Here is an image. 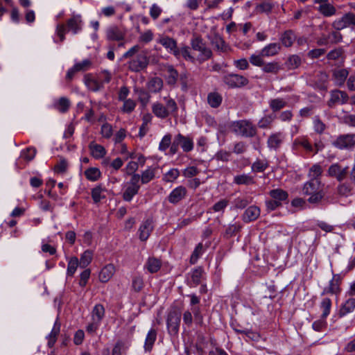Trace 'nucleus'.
Masks as SVG:
<instances>
[{"instance_id": "f257e3e1", "label": "nucleus", "mask_w": 355, "mask_h": 355, "mask_svg": "<svg viewBox=\"0 0 355 355\" xmlns=\"http://www.w3.org/2000/svg\"><path fill=\"white\" fill-rule=\"evenodd\" d=\"M177 57L182 56L186 59L205 60L211 55V50L207 46H166Z\"/></svg>"}, {"instance_id": "f03ea898", "label": "nucleus", "mask_w": 355, "mask_h": 355, "mask_svg": "<svg viewBox=\"0 0 355 355\" xmlns=\"http://www.w3.org/2000/svg\"><path fill=\"white\" fill-rule=\"evenodd\" d=\"M324 186L320 180H309L302 188L303 194L309 196L308 202L311 204L319 203L324 196Z\"/></svg>"}, {"instance_id": "7ed1b4c3", "label": "nucleus", "mask_w": 355, "mask_h": 355, "mask_svg": "<svg viewBox=\"0 0 355 355\" xmlns=\"http://www.w3.org/2000/svg\"><path fill=\"white\" fill-rule=\"evenodd\" d=\"M231 131L241 137H253L257 135L256 126L249 120L243 119L233 121L230 125Z\"/></svg>"}, {"instance_id": "20e7f679", "label": "nucleus", "mask_w": 355, "mask_h": 355, "mask_svg": "<svg viewBox=\"0 0 355 355\" xmlns=\"http://www.w3.org/2000/svg\"><path fill=\"white\" fill-rule=\"evenodd\" d=\"M268 193L271 198L266 201V206L268 210L273 211L281 207L283 202L288 200V192L282 189H272Z\"/></svg>"}, {"instance_id": "39448f33", "label": "nucleus", "mask_w": 355, "mask_h": 355, "mask_svg": "<svg viewBox=\"0 0 355 355\" xmlns=\"http://www.w3.org/2000/svg\"><path fill=\"white\" fill-rule=\"evenodd\" d=\"M280 51V46H265L259 53L252 54L250 58L252 64L257 67L263 65V58L273 56Z\"/></svg>"}, {"instance_id": "423d86ee", "label": "nucleus", "mask_w": 355, "mask_h": 355, "mask_svg": "<svg viewBox=\"0 0 355 355\" xmlns=\"http://www.w3.org/2000/svg\"><path fill=\"white\" fill-rule=\"evenodd\" d=\"M332 26L336 30H343L347 28L355 27V13L349 12L341 17L337 18L332 23Z\"/></svg>"}, {"instance_id": "0eeeda50", "label": "nucleus", "mask_w": 355, "mask_h": 355, "mask_svg": "<svg viewBox=\"0 0 355 355\" xmlns=\"http://www.w3.org/2000/svg\"><path fill=\"white\" fill-rule=\"evenodd\" d=\"M336 148L351 149L355 146V134H346L338 136L332 143Z\"/></svg>"}, {"instance_id": "6e6552de", "label": "nucleus", "mask_w": 355, "mask_h": 355, "mask_svg": "<svg viewBox=\"0 0 355 355\" xmlns=\"http://www.w3.org/2000/svg\"><path fill=\"white\" fill-rule=\"evenodd\" d=\"M157 168L155 166H149L144 171L141 175L135 174V194L137 193L139 187L136 184L140 180L142 184H147L153 180L155 177V173Z\"/></svg>"}, {"instance_id": "1a4fd4ad", "label": "nucleus", "mask_w": 355, "mask_h": 355, "mask_svg": "<svg viewBox=\"0 0 355 355\" xmlns=\"http://www.w3.org/2000/svg\"><path fill=\"white\" fill-rule=\"evenodd\" d=\"M224 83L230 87H240L248 83V80L239 74H228L223 78Z\"/></svg>"}, {"instance_id": "9d476101", "label": "nucleus", "mask_w": 355, "mask_h": 355, "mask_svg": "<svg viewBox=\"0 0 355 355\" xmlns=\"http://www.w3.org/2000/svg\"><path fill=\"white\" fill-rule=\"evenodd\" d=\"M166 322L168 333L173 335L178 334L180 323V314L175 311L170 312Z\"/></svg>"}, {"instance_id": "9b49d317", "label": "nucleus", "mask_w": 355, "mask_h": 355, "mask_svg": "<svg viewBox=\"0 0 355 355\" xmlns=\"http://www.w3.org/2000/svg\"><path fill=\"white\" fill-rule=\"evenodd\" d=\"M327 173L330 177L341 182L345 179L348 173V167H342L338 164H334L329 167Z\"/></svg>"}, {"instance_id": "f8f14e48", "label": "nucleus", "mask_w": 355, "mask_h": 355, "mask_svg": "<svg viewBox=\"0 0 355 355\" xmlns=\"http://www.w3.org/2000/svg\"><path fill=\"white\" fill-rule=\"evenodd\" d=\"M281 41L283 44H293L297 42V44L307 43V39L304 37H299L292 30L286 31L281 37Z\"/></svg>"}, {"instance_id": "ddd939ff", "label": "nucleus", "mask_w": 355, "mask_h": 355, "mask_svg": "<svg viewBox=\"0 0 355 355\" xmlns=\"http://www.w3.org/2000/svg\"><path fill=\"white\" fill-rule=\"evenodd\" d=\"M187 194V189L184 186H178L171 191L167 199L170 203L176 205L185 198Z\"/></svg>"}, {"instance_id": "4468645a", "label": "nucleus", "mask_w": 355, "mask_h": 355, "mask_svg": "<svg viewBox=\"0 0 355 355\" xmlns=\"http://www.w3.org/2000/svg\"><path fill=\"white\" fill-rule=\"evenodd\" d=\"M348 98V95L345 92L340 90H334L331 92L330 99L328 101V105L332 107L336 104H345L347 102Z\"/></svg>"}, {"instance_id": "2eb2a0df", "label": "nucleus", "mask_w": 355, "mask_h": 355, "mask_svg": "<svg viewBox=\"0 0 355 355\" xmlns=\"http://www.w3.org/2000/svg\"><path fill=\"white\" fill-rule=\"evenodd\" d=\"M83 22L80 15L73 14L67 21V28L69 31L76 34L82 30Z\"/></svg>"}, {"instance_id": "dca6fc26", "label": "nucleus", "mask_w": 355, "mask_h": 355, "mask_svg": "<svg viewBox=\"0 0 355 355\" xmlns=\"http://www.w3.org/2000/svg\"><path fill=\"white\" fill-rule=\"evenodd\" d=\"M153 221L147 218L140 225L138 230L139 238L141 241H146L153 230Z\"/></svg>"}, {"instance_id": "f3484780", "label": "nucleus", "mask_w": 355, "mask_h": 355, "mask_svg": "<svg viewBox=\"0 0 355 355\" xmlns=\"http://www.w3.org/2000/svg\"><path fill=\"white\" fill-rule=\"evenodd\" d=\"M284 137V135L280 132L271 134L268 138V147L270 150H278L283 144Z\"/></svg>"}, {"instance_id": "a211bd4d", "label": "nucleus", "mask_w": 355, "mask_h": 355, "mask_svg": "<svg viewBox=\"0 0 355 355\" xmlns=\"http://www.w3.org/2000/svg\"><path fill=\"white\" fill-rule=\"evenodd\" d=\"M130 162L126 167V173L130 177V182L123 193V199L126 201H130L133 198V168Z\"/></svg>"}, {"instance_id": "6ab92c4d", "label": "nucleus", "mask_w": 355, "mask_h": 355, "mask_svg": "<svg viewBox=\"0 0 355 355\" xmlns=\"http://www.w3.org/2000/svg\"><path fill=\"white\" fill-rule=\"evenodd\" d=\"M260 215V209L257 206L249 207L243 213L242 219L245 223L255 220Z\"/></svg>"}, {"instance_id": "aec40b11", "label": "nucleus", "mask_w": 355, "mask_h": 355, "mask_svg": "<svg viewBox=\"0 0 355 355\" xmlns=\"http://www.w3.org/2000/svg\"><path fill=\"white\" fill-rule=\"evenodd\" d=\"M106 35L108 40L112 41H121L124 39V32L116 26H110L106 31Z\"/></svg>"}, {"instance_id": "412c9836", "label": "nucleus", "mask_w": 355, "mask_h": 355, "mask_svg": "<svg viewBox=\"0 0 355 355\" xmlns=\"http://www.w3.org/2000/svg\"><path fill=\"white\" fill-rule=\"evenodd\" d=\"M115 272V268L113 264H107L103 267L99 273V280L101 282H107Z\"/></svg>"}, {"instance_id": "4be33fe9", "label": "nucleus", "mask_w": 355, "mask_h": 355, "mask_svg": "<svg viewBox=\"0 0 355 355\" xmlns=\"http://www.w3.org/2000/svg\"><path fill=\"white\" fill-rule=\"evenodd\" d=\"M297 146H302L309 153L313 152V146L310 144L306 137H299L295 139L293 143V147L295 148Z\"/></svg>"}, {"instance_id": "5701e85b", "label": "nucleus", "mask_w": 355, "mask_h": 355, "mask_svg": "<svg viewBox=\"0 0 355 355\" xmlns=\"http://www.w3.org/2000/svg\"><path fill=\"white\" fill-rule=\"evenodd\" d=\"M348 71L345 69H335L333 72V78L335 81V84L338 86H341L345 83L347 76Z\"/></svg>"}, {"instance_id": "b1692460", "label": "nucleus", "mask_w": 355, "mask_h": 355, "mask_svg": "<svg viewBox=\"0 0 355 355\" xmlns=\"http://www.w3.org/2000/svg\"><path fill=\"white\" fill-rule=\"evenodd\" d=\"M152 110L153 114L160 119H165L170 115L165 106L159 102L155 103L153 105Z\"/></svg>"}, {"instance_id": "393cba45", "label": "nucleus", "mask_w": 355, "mask_h": 355, "mask_svg": "<svg viewBox=\"0 0 355 355\" xmlns=\"http://www.w3.org/2000/svg\"><path fill=\"white\" fill-rule=\"evenodd\" d=\"M355 309V298H349L341 306L339 314L341 317L354 311Z\"/></svg>"}, {"instance_id": "a878e982", "label": "nucleus", "mask_w": 355, "mask_h": 355, "mask_svg": "<svg viewBox=\"0 0 355 355\" xmlns=\"http://www.w3.org/2000/svg\"><path fill=\"white\" fill-rule=\"evenodd\" d=\"M148 89L153 93L159 92L163 87V81L159 77L151 78L147 84Z\"/></svg>"}, {"instance_id": "bb28decb", "label": "nucleus", "mask_w": 355, "mask_h": 355, "mask_svg": "<svg viewBox=\"0 0 355 355\" xmlns=\"http://www.w3.org/2000/svg\"><path fill=\"white\" fill-rule=\"evenodd\" d=\"M105 315V309L102 304H98L94 306L92 311V320L101 322Z\"/></svg>"}, {"instance_id": "cd10ccee", "label": "nucleus", "mask_w": 355, "mask_h": 355, "mask_svg": "<svg viewBox=\"0 0 355 355\" xmlns=\"http://www.w3.org/2000/svg\"><path fill=\"white\" fill-rule=\"evenodd\" d=\"M234 182L239 185H250L254 184V178L249 174L243 173L234 176Z\"/></svg>"}, {"instance_id": "c85d7f7f", "label": "nucleus", "mask_w": 355, "mask_h": 355, "mask_svg": "<svg viewBox=\"0 0 355 355\" xmlns=\"http://www.w3.org/2000/svg\"><path fill=\"white\" fill-rule=\"evenodd\" d=\"M340 275H334L333 279L330 281L329 285L324 291V293H337L340 291Z\"/></svg>"}, {"instance_id": "c756f323", "label": "nucleus", "mask_w": 355, "mask_h": 355, "mask_svg": "<svg viewBox=\"0 0 355 355\" xmlns=\"http://www.w3.org/2000/svg\"><path fill=\"white\" fill-rule=\"evenodd\" d=\"M318 10L324 17H331L336 13L335 7L328 2L320 4Z\"/></svg>"}, {"instance_id": "7c9ffc66", "label": "nucleus", "mask_w": 355, "mask_h": 355, "mask_svg": "<svg viewBox=\"0 0 355 355\" xmlns=\"http://www.w3.org/2000/svg\"><path fill=\"white\" fill-rule=\"evenodd\" d=\"M157 338V331L155 329L148 331L144 343V348L147 351H150Z\"/></svg>"}, {"instance_id": "2f4dec72", "label": "nucleus", "mask_w": 355, "mask_h": 355, "mask_svg": "<svg viewBox=\"0 0 355 355\" xmlns=\"http://www.w3.org/2000/svg\"><path fill=\"white\" fill-rule=\"evenodd\" d=\"M165 73L168 84L175 85L178 77V71L172 66H167L166 67Z\"/></svg>"}, {"instance_id": "473e14b6", "label": "nucleus", "mask_w": 355, "mask_h": 355, "mask_svg": "<svg viewBox=\"0 0 355 355\" xmlns=\"http://www.w3.org/2000/svg\"><path fill=\"white\" fill-rule=\"evenodd\" d=\"M79 265V260L76 257L69 258L67 264V276L73 277Z\"/></svg>"}, {"instance_id": "72a5a7b5", "label": "nucleus", "mask_w": 355, "mask_h": 355, "mask_svg": "<svg viewBox=\"0 0 355 355\" xmlns=\"http://www.w3.org/2000/svg\"><path fill=\"white\" fill-rule=\"evenodd\" d=\"M161 266L160 260L154 257L149 258L146 263V268L151 273L157 272L160 269Z\"/></svg>"}, {"instance_id": "f704fd0d", "label": "nucleus", "mask_w": 355, "mask_h": 355, "mask_svg": "<svg viewBox=\"0 0 355 355\" xmlns=\"http://www.w3.org/2000/svg\"><path fill=\"white\" fill-rule=\"evenodd\" d=\"M275 119L276 116L274 114L265 115L259 121L258 126L262 129L270 128Z\"/></svg>"}, {"instance_id": "c9c22d12", "label": "nucleus", "mask_w": 355, "mask_h": 355, "mask_svg": "<svg viewBox=\"0 0 355 355\" xmlns=\"http://www.w3.org/2000/svg\"><path fill=\"white\" fill-rule=\"evenodd\" d=\"M287 105V102L283 98H277L269 101V106L272 112H276L283 109Z\"/></svg>"}, {"instance_id": "e433bc0d", "label": "nucleus", "mask_w": 355, "mask_h": 355, "mask_svg": "<svg viewBox=\"0 0 355 355\" xmlns=\"http://www.w3.org/2000/svg\"><path fill=\"white\" fill-rule=\"evenodd\" d=\"M93 258V252L89 250H85L81 255L79 260L80 266L82 268H86L91 262Z\"/></svg>"}, {"instance_id": "4c0bfd02", "label": "nucleus", "mask_w": 355, "mask_h": 355, "mask_svg": "<svg viewBox=\"0 0 355 355\" xmlns=\"http://www.w3.org/2000/svg\"><path fill=\"white\" fill-rule=\"evenodd\" d=\"M148 64V59L146 55L139 54L137 56V60H135V71L142 70L147 67Z\"/></svg>"}, {"instance_id": "58836bf2", "label": "nucleus", "mask_w": 355, "mask_h": 355, "mask_svg": "<svg viewBox=\"0 0 355 355\" xmlns=\"http://www.w3.org/2000/svg\"><path fill=\"white\" fill-rule=\"evenodd\" d=\"M70 107V101L66 97L60 98L55 103V107L60 112H67Z\"/></svg>"}, {"instance_id": "ea45409f", "label": "nucleus", "mask_w": 355, "mask_h": 355, "mask_svg": "<svg viewBox=\"0 0 355 355\" xmlns=\"http://www.w3.org/2000/svg\"><path fill=\"white\" fill-rule=\"evenodd\" d=\"M207 101L212 107H218L222 102V96L217 92H211L208 94Z\"/></svg>"}, {"instance_id": "a19ab883", "label": "nucleus", "mask_w": 355, "mask_h": 355, "mask_svg": "<svg viewBox=\"0 0 355 355\" xmlns=\"http://www.w3.org/2000/svg\"><path fill=\"white\" fill-rule=\"evenodd\" d=\"M180 176V171L178 168H171L163 175L162 180L166 182H173Z\"/></svg>"}, {"instance_id": "79ce46f5", "label": "nucleus", "mask_w": 355, "mask_h": 355, "mask_svg": "<svg viewBox=\"0 0 355 355\" xmlns=\"http://www.w3.org/2000/svg\"><path fill=\"white\" fill-rule=\"evenodd\" d=\"M163 100L166 104L164 106L169 114H175L178 111V105L175 100L168 96L164 97Z\"/></svg>"}, {"instance_id": "37998d69", "label": "nucleus", "mask_w": 355, "mask_h": 355, "mask_svg": "<svg viewBox=\"0 0 355 355\" xmlns=\"http://www.w3.org/2000/svg\"><path fill=\"white\" fill-rule=\"evenodd\" d=\"M202 272L203 270L200 267L196 268L191 272V286H197L200 284Z\"/></svg>"}, {"instance_id": "c03bdc74", "label": "nucleus", "mask_w": 355, "mask_h": 355, "mask_svg": "<svg viewBox=\"0 0 355 355\" xmlns=\"http://www.w3.org/2000/svg\"><path fill=\"white\" fill-rule=\"evenodd\" d=\"M85 83L87 88L93 92H97L103 88L102 84L100 83L99 80L91 77H86Z\"/></svg>"}, {"instance_id": "a18cd8bd", "label": "nucleus", "mask_w": 355, "mask_h": 355, "mask_svg": "<svg viewBox=\"0 0 355 355\" xmlns=\"http://www.w3.org/2000/svg\"><path fill=\"white\" fill-rule=\"evenodd\" d=\"M89 147L92 156L96 159L101 158L105 155V148L99 144H91Z\"/></svg>"}, {"instance_id": "49530a36", "label": "nucleus", "mask_w": 355, "mask_h": 355, "mask_svg": "<svg viewBox=\"0 0 355 355\" xmlns=\"http://www.w3.org/2000/svg\"><path fill=\"white\" fill-rule=\"evenodd\" d=\"M138 95V101L141 104V108L144 109L148 104L150 96L149 93L145 90L140 89L137 91Z\"/></svg>"}, {"instance_id": "de8ad7c7", "label": "nucleus", "mask_w": 355, "mask_h": 355, "mask_svg": "<svg viewBox=\"0 0 355 355\" xmlns=\"http://www.w3.org/2000/svg\"><path fill=\"white\" fill-rule=\"evenodd\" d=\"M331 307V300L327 297L323 298L320 304V308L322 310V318L323 319H325L329 315Z\"/></svg>"}, {"instance_id": "09e8293b", "label": "nucleus", "mask_w": 355, "mask_h": 355, "mask_svg": "<svg viewBox=\"0 0 355 355\" xmlns=\"http://www.w3.org/2000/svg\"><path fill=\"white\" fill-rule=\"evenodd\" d=\"M322 173L321 166L319 164H314L310 168L308 175L310 180H320Z\"/></svg>"}, {"instance_id": "8fccbe9b", "label": "nucleus", "mask_w": 355, "mask_h": 355, "mask_svg": "<svg viewBox=\"0 0 355 355\" xmlns=\"http://www.w3.org/2000/svg\"><path fill=\"white\" fill-rule=\"evenodd\" d=\"M104 191L105 189L100 185L92 190V198L95 203L100 202L101 199L105 198Z\"/></svg>"}, {"instance_id": "3c124183", "label": "nucleus", "mask_w": 355, "mask_h": 355, "mask_svg": "<svg viewBox=\"0 0 355 355\" xmlns=\"http://www.w3.org/2000/svg\"><path fill=\"white\" fill-rule=\"evenodd\" d=\"M86 178L91 181L97 180L101 176V171L97 168H89L85 171Z\"/></svg>"}, {"instance_id": "603ef678", "label": "nucleus", "mask_w": 355, "mask_h": 355, "mask_svg": "<svg viewBox=\"0 0 355 355\" xmlns=\"http://www.w3.org/2000/svg\"><path fill=\"white\" fill-rule=\"evenodd\" d=\"M340 30H336L333 31L331 32H329L327 35V43H339L342 42V35L339 32Z\"/></svg>"}, {"instance_id": "864d4df0", "label": "nucleus", "mask_w": 355, "mask_h": 355, "mask_svg": "<svg viewBox=\"0 0 355 355\" xmlns=\"http://www.w3.org/2000/svg\"><path fill=\"white\" fill-rule=\"evenodd\" d=\"M268 166V164L266 160L257 159L252 164V171L254 172H263Z\"/></svg>"}, {"instance_id": "5fc2aeb1", "label": "nucleus", "mask_w": 355, "mask_h": 355, "mask_svg": "<svg viewBox=\"0 0 355 355\" xmlns=\"http://www.w3.org/2000/svg\"><path fill=\"white\" fill-rule=\"evenodd\" d=\"M241 225L239 223H236L234 224H231L227 227V229L225 230V236L227 238L232 237V236H235L236 234L241 230Z\"/></svg>"}, {"instance_id": "6e6d98bb", "label": "nucleus", "mask_w": 355, "mask_h": 355, "mask_svg": "<svg viewBox=\"0 0 355 355\" xmlns=\"http://www.w3.org/2000/svg\"><path fill=\"white\" fill-rule=\"evenodd\" d=\"M180 140V146L184 152L187 153L193 150V142L191 139H190L188 137H184V135H182V138Z\"/></svg>"}, {"instance_id": "4d7b16f0", "label": "nucleus", "mask_w": 355, "mask_h": 355, "mask_svg": "<svg viewBox=\"0 0 355 355\" xmlns=\"http://www.w3.org/2000/svg\"><path fill=\"white\" fill-rule=\"evenodd\" d=\"M203 253V245L202 243H198V245L195 248L191 257H190V262L191 264H195L199 257Z\"/></svg>"}, {"instance_id": "13d9d810", "label": "nucleus", "mask_w": 355, "mask_h": 355, "mask_svg": "<svg viewBox=\"0 0 355 355\" xmlns=\"http://www.w3.org/2000/svg\"><path fill=\"white\" fill-rule=\"evenodd\" d=\"M313 128L318 134H322L326 129L325 124L320 120L319 116H315L313 120Z\"/></svg>"}, {"instance_id": "bf43d9fd", "label": "nucleus", "mask_w": 355, "mask_h": 355, "mask_svg": "<svg viewBox=\"0 0 355 355\" xmlns=\"http://www.w3.org/2000/svg\"><path fill=\"white\" fill-rule=\"evenodd\" d=\"M172 137L170 134L165 135L162 139L159 144V150L160 151H165L167 148L171 147Z\"/></svg>"}, {"instance_id": "052dcab7", "label": "nucleus", "mask_w": 355, "mask_h": 355, "mask_svg": "<svg viewBox=\"0 0 355 355\" xmlns=\"http://www.w3.org/2000/svg\"><path fill=\"white\" fill-rule=\"evenodd\" d=\"M182 138V135L179 133L173 139V142H171V147H170V153L171 155H175L178 152V150L179 149V146H180V144H181L180 139Z\"/></svg>"}, {"instance_id": "680f3d73", "label": "nucleus", "mask_w": 355, "mask_h": 355, "mask_svg": "<svg viewBox=\"0 0 355 355\" xmlns=\"http://www.w3.org/2000/svg\"><path fill=\"white\" fill-rule=\"evenodd\" d=\"M199 173V170L196 166H189L186 168H184L182 171V175L187 178H191L196 175H198Z\"/></svg>"}, {"instance_id": "e2e57ef3", "label": "nucleus", "mask_w": 355, "mask_h": 355, "mask_svg": "<svg viewBox=\"0 0 355 355\" xmlns=\"http://www.w3.org/2000/svg\"><path fill=\"white\" fill-rule=\"evenodd\" d=\"M247 144L243 141H239L234 144L232 152L235 154L244 153L247 150Z\"/></svg>"}, {"instance_id": "0e129e2a", "label": "nucleus", "mask_w": 355, "mask_h": 355, "mask_svg": "<svg viewBox=\"0 0 355 355\" xmlns=\"http://www.w3.org/2000/svg\"><path fill=\"white\" fill-rule=\"evenodd\" d=\"M90 274H91L90 269H85V270H83L81 272L80 276V282H79V285L81 287H84L86 286V284L88 282V279H89Z\"/></svg>"}, {"instance_id": "69168bd1", "label": "nucleus", "mask_w": 355, "mask_h": 355, "mask_svg": "<svg viewBox=\"0 0 355 355\" xmlns=\"http://www.w3.org/2000/svg\"><path fill=\"white\" fill-rule=\"evenodd\" d=\"M36 155V150L35 148H28L26 150L21 153V157L27 161L32 160Z\"/></svg>"}, {"instance_id": "338daca9", "label": "nucleus", "mask_w": 355, "mask_h": 355, "mask_svg": "<svg viewBox=\"0 0 355 355\" xmlns=\"http://www.w3.org/2000/svg\"><path fill=\"white\" fill-rule=\"evenodd\" d=\"M78 71H87L92 66V62L89 59H85L80 62L76 63L74 64Z\"/></svg>"}, {"instance_id": "774afa93", "label": "nucleus", "mask_w": 355, "mask_h": 355, "mask_svg": "<svg viewBox=\"0 0 355 355\" xmlns=\"http://www.w3.org/2000/svg\"><path fill=\"white\" fill-rule=\"evenodd\" d=\"M99 82L102 84V87H103V84L108 83L110 82L112 79V75L111 73L107 71L104 70L101 72L99 74Z\"/></svg>"}]
</instances>
